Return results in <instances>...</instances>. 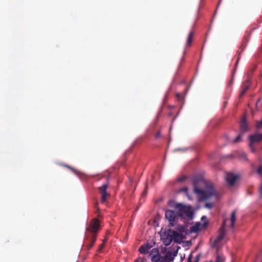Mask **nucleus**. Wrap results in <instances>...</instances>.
<instances>
[{"instance_id": "f257e3e1", "label": "nucleus", "mask_w": 262, "mask_h": 262, "mask_svg": "<svg viewBox=\"0 0 262 262\" xmlns=\"http://www.w3.org/2000/svg\"><path fill=\"white\" fill-rule=\"evenodd\" d=\"M99 229L100 223L98 219L95 218L92 219L86 228L85 238L82 246L83 250H90L92 248L96 241Z\"/></svg>"}, {"instance_id": "f03ea898", "label": "nucleus", "mask_w": 262, "mask_h": 262, "mask_svg": "<svg viewBox=\"0 0 262 262\" xmlns=\"http://www.w3.org/2000/svg\"><path fill=\"white\" fill-rule=\"evenodd\" d=\"M194 191L198 194L201 201L208 200L213 196H216L217 193L214 189L213 186L211 183H206L205 190H203L199 188L195 184H194Z\"/></svg>"}, {"instance_id": "7ed1b4c3", "label": "nucleus", "mask_w": 262, "mask_h": 262, "mask_svg": "<svg viewBox=\"0 0 262 262\" xmlns=\"http://www.w3.org/2000/svg\"><path fill=\"white\" fill-rule=\"evenodd\" d=\"M170 207L175 208L177 210L178 216L189 217L191 215L192 212L189 207L185 206L182 204L176 203L173 201H170L168 202Z\"/></svg>"}, {"instance_id": "20e7f679", "label": "nucleus", "mask_w": 262, "mask_h": 262, "mask_svg": "<svg viewBox=\"0 0 262 262\" xmlns=\"http://www.w3.org/2000/svg\"><path fill=\"white\" fill-rule=\"evenodd\" d=\"M177 212L171 210H167L165 211V217L167 219L170 226H174L177 224L178 218Z\"/></svg>"}, {"instance_id": "39448f33", "label": "nucleus", "mask_w": 262, "mask_h": 262, "mask_svg": "<svg viewBox=\"0 0 262 262\" xmlns=\"http://www.w3.org/2000/svg\"><path fill=\"white\" fill-rule=\"evenodd\" d=\"M226 223L225 221H224L222 226L220 229V234L214 240L213 243L212 244V247L215 248L217 247V245L219 243H220L221 241L225 237L226 230Z\"/></svg>"}, {"instance_id": "423d86ee", "label": "nucleus", "mask_w": 262, "mask_h": 262, "mask_svg": "<svg viewBox=\"0 0 262 262\" xmlns=\"http://www.w3.org/2000/svg\"><path fill=\"white\" fill-rule=\"evenodd\" d=\"M249 146L251 148L253 152H254V149L253 147V144L255 143L259 142L262 140V134H256L250 135L249 136Z\"/></svg>"}, {"instance_id": "0eeeda50", "label": "nucleus", "mask_w": 262, "mask_h": 262, "mask_svg": "<svg viewBox=\"0 0 262 262\" xmlns=\"http://www.w3.org/2000/svg\"><path fill=\"white\" fill-rule=\"evenodd\" d=\"M107 187V184H104L99 188V191L101 194V200L102 203H104L106 201V198L109 195L106 192Z\"/></svg>"}, {"instance_id": "6e6552de", "label": "nucleus", "mask_w": 262, "mask_h": 262, "mask_svg": "<svg viewBox=\"0 0 262 262\" xmlns=\"http://www.w3.org/2000/svg\"><path fill=\"white\" fill-rule=\"evenodd\" d=\"M226 179L230 186H232L237 180L238 177L233 173H229L227 174Z\"/></svg>"}, {"instance_id": "1a4fd4ad", "label": "nucleus", "mask_w": 262, "mask_h": 262, "mask_svg": "<svg viewBox=\"0 0 262 262\" xmlns=\"http://www.w3.org/2000/svg\"><path fill=\"white\" fill-rule=\"evenodd\" d=\"M241 132L244 133L248 130V124L246 122V118L243 117L240 125Z\"/></svg>"}, {"instance_id": "9d476101", "label": "nucleus", "mask_w": 262, "mask_h": 262, "mask_svg": "<svg viewBox=\"0 0 262 262\" xmlns=\"http://www.w3.org/2000/svg\"><path fill=\"white\" fill-rule=\"evenodd\" d=\"M150 248V246L147 244L145 245L141 246L139 249V251L141 253L145 254L148 253V250Z\"/></svg>"}, {"instance_id": "9b49d317", "label": "nucleus", "mask_w": 262, "mask_h": 262, "mask_svg": "<svg viewBox=\"0 0 262 262\" xmlns=\"http://www.w3.org/2000/svg\"><path fill=\"white\" fill-rule=\"evenodd\" d=\"M152 252L157 253V255H156V256H157V258L156 259L158 260H159V261H161V262H166V260H165V258L164 256H162L160 254H158L159 251H158V250L157 249L154 248L152 250Z\"/></svg>"}, {"instance_id": "f8f14e48", "label": "nucleus", "mask_w": 262, "mask_h": 262, "mask_svg": "<svg viewBox=\"0 0 262 262\" xmlns=\"http://www.w3.org/2000/svg\"><path fill=\"white\" fill-rule=\"evenodd\" d=\"M193 36H194V32L193 31H191L189 33L188 36L187 37L186 45L188 47H189L191 45Z\"/></svg>"}, {"instance_id": "ddd939ff", "label": "nucleus", "mask_w": 262, "mask_h": 262, "mask_svg": "<svg viewBox=\"0 0 262 262\" xmlns=\"http://www.w3.org/2000/svg\"><path fill=\"white\" fill-rule=\"evenodd\" d=\"M200 226H201V224L200 223H198L195 225L192 226L191 227L190 230L192 232H194V233L198 232L201 229Z\"/></svg>"}, {"instance_id": "4468645a", "label": "nucleus", "mask_w": 262, "mask_h": 262, "mask_svg": "<svg viewBox=\"0 0 262 262\" xmlns=\"http://www.w3.org/2000/svg\"><path fill=\"white\" fill-rule=\"evenodd\" d=\"M173 240V236L171 235H167L163 241V243L166 246L169 245Z\"/></svg>"}, {"instance_id": "2eb2a0df", "label": "nucleus", "mask_w": 262, "mask_h": 262, "mask_svg": "<svg viewBox=\"0 0 262 262\" xmlns=\"http://www.w3.org/2000/svg\"><path fill=\"white\" fill-rule=\"evenodd\" d=\"M236 221V211H232L231 216V228H233Z\"/></svg>"}, {"instance_id": "dca6fc26", "label": "nucleus", "mask_w": 262, "mask_h": 262, "mask_svg": "<svg viewBox=\"0 0 262 262\" xmlns=\"http://www.w3.org/2000/svg\"><path fill=\"white\" fill-rule=\"evenodd\" d=\"M249 87V84L248 83V82H247L246 83H245L244 85L243 90L239 95L240 97L243 96L246 93L247 91L248 90Z\"/></svg>"}, {"instance_id": "f3484780", "label": "nucleus", "mask_w": 262, "mask_h": 262, "mask_svg": "<svg viewBox=\"0 0 262 262\" xmlns=\"http://www.w3.org/2000/svg\"><path fill=\"white\" fill-rule=\"evenodd\" d=\"M243 134L242 133H240V134L237 136V137L233 140V143H238L241 142L242 141V137L243 136Z\"/></svg>"}, {"instance_id": "a211bd4d", "label": "nucleus", "mask_w": 262, "mask_h": 262, "mask_svg": "<svg viewBox=\"0 0 262 262\" xmlns=\"http://www.w3.org/2000/svg\"><path fill=\"white\" fill-rule=\"evenodd\" d=\"M165 258L166 261L167 262L168 261H172L173 260V257L172 256L171 253L167 252L165 255Z\"/></svg>"}, {"instance_id": "6ab92c4d", "label": "nucleus", "mask_w": 262, "mask_h": 262, "mask_svg": "<svg viewBox=\"0 0 262 262\" xmlns=\"http://www.w3.org/2000/svg\"><path fill=\"white\" fill-rule=\"evenodd\" d=\"M214 204L213 203H207L205 204V207L208 209H211L213 208Z\"/></svg>"}, {"instance_id": "aec40b11", "label": "nucleus", "mask_w": 262, "mask_h": 262, "mask_svg": "<svg viewBox=\"0 0 262 262\" xmlns=\"http://www.w3.org/2000/svg\"><path fill=\"white\" fill-rule=\"evenodd\" d=\"M256 127L258 129L262 127V118L260 121H256Z\"/></svg>"}, {"instance_id": "412c9836", "label": "nucleus", "mask_w": 262, "mask_h": 262, "mask_svg": "<svg viewBox=\"0 0 262 262\" xmlns=\"http://www.w3.org/2000/svg\"><path fill=\"white\" fill-rule=\"evenodd\" d=\"M257 173L259 174H262V165L258 167L257 169Z\"/></svg>"}, {"instance_id": "4be33fe9", "label": "nucleus", "mask_w": 262, "mask_h": 262, "mask_svg": "<svg viewBox=\"0 0 262 262\" xmlns=\"http://www.w3.org/2000/svg\"><path fill=\"white\" fill-rule=\"evenodd\" d=\"M157 256L156 255H154L151 257V260L152 261H154V262H161V261H159V260H158L157 259Z\"/></svg>"}, {"instance_id": "5701e85b", "label": "nucleus", "mask_w": 262, "mask_h": 262, "mask_svg": "<svg viewBox=\"0 0 262 262\" xmlns=\"http://www.w3.org/2000/svg\"><path fill=\"white\" fill-rule=\"evenodd\" d=\"M63 166L69 168L70 169L72 170L73 172L76 173V170L74 168L70 167V166L67 165H63Z\"/></svg>"}, {"instance_id": "b1692460", "label": "nucleus", "mask_w": 262, "mask_h": 262, "mask_svg": "<svg viewBox=\"0 0 262 262\" xmlns=\"http://www.w3.org/2000/svg\"><path fill=\"white\" fill-rule=\"evenodd\" d=\"M200 258H201V255L200 254H198L195 258V260H194V262H199V260L200 259Z\"/></svg>"}, {"instance_id": "393cba45", "label": "nucleus", "mask_w": 262, "mask_h": 262, "mask_svg": "<svg viewBox=\"0 0 262 262\" xmlns=\"http://www.w3.org/2000/svg\"><path fill=\"white\" fill-rule=\"evenodd\" d=\"M135 262H144V260L142 258H137Z\"/></svg>"}, {"instance_id": "a878e982", "label": "nucleus", "mask_w": 262, "mask_h": 262, "mask_svg": "<svg viewBox=\"0 0 262 262\" xmlns=\"http://www.w3.org/2000/svg\"><path fill=\"white\" fill-rule=\"evenodd\" d=\"M160 136H161V133H160V132H158L156 133V135H155V137H156V138H158L159 137H160Z\"/></svg>"}, {"instance_id": "bb28decb", "label": "nucleus", "mask_w": 262, "mask_h": 262, "mask_svg": "<svg viewBox=\"0 0 262 262\" xmlns=\"http://www.w3.org/2000/svg\"><path fill=\"white\" fill-rule=\"evenodd\" d=\"M185 179V177H182L181 178H180L178 180L179 182H181V181H184Z\"/></svg>"}, {"instance_id": "cd10ccee", "label": "nucleus", "mask_w": 262, "mask_h": 262, "mask_svg": "<svg viewBox=\"0 0 262 262\" xmlns=\"http://www.w3.org/2000/svg\"><path fill=\"white\" fill-rule=\"evenodd\" d=\"M183 191L185 192L186 193L188 192V189L187 187H185L182 189Z\"/></svg>"}, {"instance_id": "c85d7f7f", "label": "nucleus", "mask_w": 262, "mask_h": 262, "mask_svg": "<svg viewBox=\"0 0 262 262\" xmlns=\"http://www.w3.org/2000/svg\"><path fill=\"white\" fill-rule=\"evenodd\" d=\"M187 262H191V255L188 258Z\"/></svg>"}, {"instance_id": "c756f323", "label": "nucleus", "mask_w": 262, "mask_h": 262, "mask_svg": "<svg viewBox=\"0 0 262 262\" xmlns=\"http://www.w3.org/2000/svg\"><path fill=\"white\" fill-rule=\"evenodd\" d=\"M178 234V233L177 232H176V231H173V236H174V237H175V236H176Z\"/></svg>"}, {"instance_id": "7c9ffc66", "label": "nucleus", "mask_w": 262, "mask_h": 262, "mask_svg": "<svg viewBox=\"0 0 262 262\" xmlns=\"http://www.w3.org/2000/svg\"><path fill=\"white\" fill-rule=\"evenodd\" d=\"M208 223H205L204 224V227H206Z\"/></svg>"}, {"instance_id": "2f4dec72", "label": "nucleus", "mask_w": 262, "mask_h": 262, "mask_svg": "<svg viewBox=\"0 0 262 262\" xmlns=\"http://www.w3.org/2000/svg\"><path fill=\"white\" fill-rule=\"evenodd\" d=\"M243 156L245 158H246V155L244 153L243 154Z\"/></svg>"}, {"instance_id": "473e14b6", "label": "nucleus", "mask_w": 262, "mask_h": 262, "mask_svg": "<svg viewBox=\"0 0 262 262\" xmlns=\"http://www.w3.org/2000/svg\"><path fill=\"white\" fill-rule=\"evenodd\" d=\"M146 193V190H145L143 193V194H145Z\"/></svg>"}, {"instance_id": "72a5a7b5", "label": "nucleus", "mask_w": 262, "mask_h": 262, "mask_svg": "<svg viewBox=\"0 0 262 262\" xmlns=\"http://www.w3.org/2000/svg\"><path fill=\"white\" fill-rule=\"evenodd\" d=\"M103 245H102L101 246V248H100V250L103 248Z\"/></svg>"}, {"instance_id": "f704fd0d", "label": "nucleus", "mask_w": 262, "mask_h": 262, "mask_svg": "<svg viewBox=\"0 0 262 262\" xmlns=\"http://www.w3.org/2000/svg\"><path fill=\"white\" fill-rule=\"evenodd\" d=\"M206 219V217H205V216H203V217H202V220H203V219Z\"/></svg>"}]
</instances>
